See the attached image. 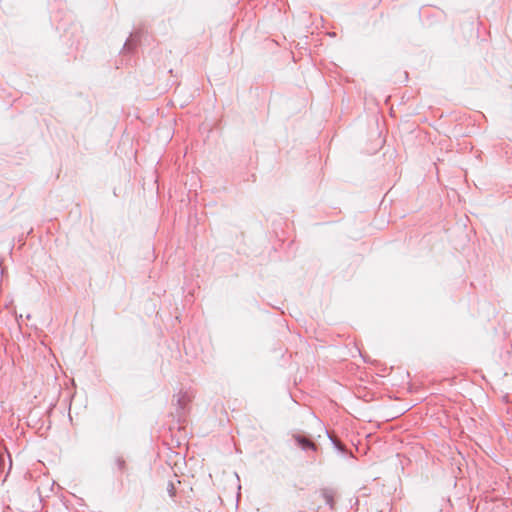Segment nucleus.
<instances>
[{
    "instance_id": "f257e3e1",
    "label": "nucleus",
    "mask_w": 512,
    "mask_h": 512,
    "mask_svg": "<svg viewBox=\"0 0 512 512\" xmlns=\"http://www.w3.org/2000/svg\"><path fill=\"white\" fill-rule=\"evenodd\" d=\"M294 438H295L296 442L298 443V445L301 446V448L303 450H308V449H311L313 451L316 450L315 444L312 443L307 438L300 436V435H296Z\"/></svg>"
},
{
    "instance_id": "f03ea898",
    "label": "nucleus",
    "mask_w": 512,
    "mask_h": 512,
    "mask_svg": "<svg viewBox=\"0 0 512 512\" xmlns=\"http://www.w3.org/2000/svg\"><path fill=\"white\" fill-rule=\"evenodd\" d=\"M321 495L327 505L330 506V508H333L334 502H333V492L330 489H323L321 492Z\"/></svg>"
},
{
    "instance_id": "7ed1b4c3",
    "label": "nucleus",
    "mask_w": 512,
    "mask_h": 512,
    "mask_svg": "<svg viewBox=\"0 0 512 512\" xmlns=\"http://www.w3.org/2000/svg\"><path fill=\"white\" fill-rule=\"evenodd\" d=\"M124 463H125V462H124V460H122L121 458H117V459H116V465H117V467H118L119 469H123V467H124Z\"/></svg>"
},
{
    "instance_id": "20e7f679",
    "label": "nucleus",
    "mask_w": 512,
    "mask_h": 512,
    "mask_svg": "<svg viewBox=\"0 0 512 512\" xmlns=\"http://www.w3.org/2000/svg\"><path fill=\"white\" fill-rule=\"evenodd\" d=\"M334 444H335L336 448L339 449L340 451L344 450V447L340 443L334 442Z\"/></svg>"
}]
</instances>
